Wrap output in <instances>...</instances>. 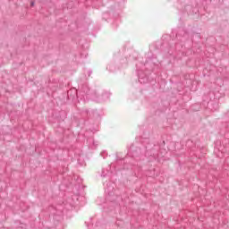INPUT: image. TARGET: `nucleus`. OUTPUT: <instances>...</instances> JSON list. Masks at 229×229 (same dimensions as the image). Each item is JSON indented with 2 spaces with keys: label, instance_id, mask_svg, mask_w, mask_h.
<instances>
[{
  "label": "nucleus",
  "instance_id": "nucleus-1",
  "mask_svg": "<svg viewBox=\"0 0 229 229\" xmlns=\"http://www.w3.org/2000/svg\"><path fill=\"white\" fill-rule=\"evenodd\" d=\"M129 157H131L132 158H137V157H139V155H140V148H136L131 146L130 148V150L128 152Z\"/></svg>",
  "mask_w": 229,
  "mask_h": 229
},
{
  "label": "nucleus",
  "instance_id": "nucleus-2",
  "mask_svg": "<svg viewBox=\"0 0 229 229\" xmlns=\"http://www.w3.org/2000/svg\"><path fill=\"white\" fill-rule=\"evenodd\" d=\"M140 83H148V77L144 74H140V72H138Z\"/></svg>",
  "mask_w": 229,
  "mask_h": 229
},
{
  "label": "nucleus",
  "instance_id": "nucleus-3",
  "mask_svg": "<svg viewBox=\"0 0 229 229\" xmlns=\"http://www.w3.org/2000/svg\"><path fill=\"white\" fill-rule=\"evenodd\" d=\"M108 174H110V172L108 171V169H103L102 170L101 176H103V178L108 176Z\"/></svg>",
  "mask_w": 229,
  "mask_h": 229
},
{
  "label": "nucleus",
  "instance_id": "nucleus-4",
  "mask_svg": "<svg viewBox=\"0 0 229 229\" xmlns=\"http://www.w3.org/2000/svg\"><path fill=\"white\" fill-rule=\"evenodd\" d=\"M102 98H101L100 101H105V99H108V98H110V94L105 93L104 95H102Z\"/></svg>",
  "mask_w": 229,
  "mask_h": 229
},
{
  "label": "nucleus",
  "instance_id": "nucleus-5",
  "mask_svg": "<svg viewBox=\"0 0 229 229\" xmlns=\"http://www.w3.org/2000/svg\"><path fill=\"white\" fill-rule=\"evenodd\" d=\"M30 6H35V2H31Z\"/></svg>",
  "mask_w": 229,
  "mask_h": 229
},
{
  "label": "nucleus",
  "instance_id": "nucleus-6",
  "mask_svg": "<svg viewBox=\"0 0 229 229\" xmlns=\"http://www.w3.org/2000/svg\"><path fill=\"white\" fill-rule=\"evenodd\" d=\"M150 176H155V173L151 174Z\"/></svg>",
  "mask_w": 229,
  "mask_h": 229
},
{
  "label": "nucleus",
  "instance_id": "nucleus-7",
  "mask_svg": "<svg viewBox=\"0 0 229 229\" xmlns=\"http://www.w3.org/2000/svg\"><path fill=\"white\" fill-rule=\"evenodd\" d=\"M126 161H128V157H126V158L124 159V162H126Z\"/></svg>",
  "mask_w": 229,
  "mask_h": 229
},
{
  "label": "nucleus",
  "instance_id": "nucleus-8",
  "mask_svg": "<svg viewBox=\"0 0 229 229\" xmlns=\"http://www.w3.org/2000/svg\"><path fill=\"white\" fill-rule=\"evenodd\" d=\"M123 169H128V167L124 166Z\"/></svg>",
  "mask_w": 229,
  "mask_h": 229
}]
</instances>
